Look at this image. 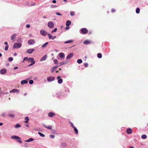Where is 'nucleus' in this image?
<instances>
[{
  "label": "nucleus",
  "instance_id": "f257e3e1",
  "mask_svg": "<svg viewBox=\"0 0 148 148\" xmlns=\"http://www.w3.org/2000/svg\"><path fill=\"white\" fill-rule=\"evenodd\" d=\"M22 44L20 43H16L13 46V48H18L21 47Z\"/></svg>",
  "mask_w": 148,
  "mask_h": 148
},
{
  "label": "nucleus",
  "instance_id": "f03ea898",
  "mask_svg": "<svg viewBox=\"0 0 148 148\" xmlns=\"http://www.w3.org/2000/svg\"><path fill=\"white\" fill-rule=\"evenodd\" d=\"M47 26L49 28L52 29L54 27V24L53 22L50 21L48 23Z\"/></svg>",
  "mask_w": 148,
  "mask_h": 148
},
{
  "label": "nucleus",
  "instance_id": "7ed1b4c3",
  "mask_svg": "<svg viewBox=\"0 0 148 148\" xmlns=\"http://www.w3.org/2000/svg\"><path fill=\"white\" fill-rule=\"evenodd\" d=\"M40 33L41 34L44 36H46V35H47L48 33L45 30L42 29L40 31Z\"/></svg>",
  "mask_w": 148,
  "mask_h": 148
},
{
  "label": "nucleus",
  "instance_id": "20e7f679",
  "mask_svg": "<svg viewBox=\"0 0 148 148\" xmlns=\"http://www.w3.org/2000/svg\"><path fill=\"white\" fill-rule=\"evenodd\" d=\"M35 41L33 39H30L28 41V44L29 45H31L34 44Z\"/></svg>",
  "mask_w": 148,
  "mask_h": 148
},
{
  "label": "nucleus",
  "instance_id": "39448f33",
  "mask_svg": "<svg viewBox=\"0 0 148 148\" xmlns=\"http://www.w3.org/2000/svg\"><path fill=\"white\" fill-rule=\"evenodd\" d=\"M55 78L54 77H47V80L48 82H50L53 81Z\"/></svg>",
  "mask_w": 148,
  "mask_h": 148
},
{
  "label": "nucleus",
  "instance_id": "423d86ee",
  "mask_svg": "<svg viewBox=\"0 0 148 148\" xmlns=\"http://www.w3.org/2000/svg\"><path fill=\"white\" fill-rule=\"evenodd\" d=\"M68 63L67 61H64L61 62L59 63L58 64V66H59L61 65L66 64Z\"/></svg>",
  "mask_w": 148,
  "mask_h": 148
},
{
  "label": "nucleus",
  "instance_id": "0eeeda50",
  "mask_svg": "<svg viewBox=\"0 0 148 148\" xmlns=\"http://www.w3.org/2000/svg\"><path fill=\"white\" fill-rule=\"evenodd\" d=\"M20 90H18L16 89H14L13 90H11L10 91V92H16V93H18L19 92Z\"/></svg>",
  "mask_w": 148,
  "mask_h": 148
},
{
  "label": "nucleus",
  "instance_id": "6e6552de",
  "mask_svg": "<svg viewBox=\"0 0 148 148\" xmlns=\"http://www.w3.org/2000/svg\"><path fill=\"white\" fill-rule=\"evenodd\" d=\"M61 77L60 76H58L57 77V79H58V82L59 84H61L63 82V80L62 79H60Z\"/></svg>",
  "mask_w": 148,
  "mask_h": 148
},
{
  "label": "nucleus",
  "instance_id": "1a4fd4ad",
  "mask_svg": "<svg viewBox=\"0 0 148 148\" xmlns=\"http://www.w3.org/2000/svg\"><path fill=\"white\" fill-rule=\"evenodd\" d=\"M81 31L83 34H85L88 32V30L85 28H83L81 29Z\"/></svg>",
  "mask_w": 148,
  "mask_h": 148
},
{
  "label": "nucleus",
  "instance_id": "9d476101",
  "mask_svg": "<svg viewBox=\"0 0 148 148\" xmlns=\"http://www.w3.org/2000/svg\"><path fill=\"white\" fill-rule=\"evenodd\" d=\"M6 72V70L4 69H1L0 71V73L1 74H5Z\"/></svg>",
  "mask_w": 148,
  "mask_h": 148
},
{
  "label": "nucleus",
  "instance_id": "9b49d317",
  "mask_svg": "<svg viewBox=\"0 0 148 148\" xmlns=\"http://www.w3.org/2000/svg\"><path fill=\"white\" fill-rule=\"evenodd\" d=\"M34 51H35L34 49H28L27 51V52L29 54H31L32 53V52H33Z\"/></svg>",
  "mask_w": 148,
  "mask_h": 148
},
{
  "label": "nucleus",
  "instance_id": "f8f14e48",
  "mask_svg": "<svg viewBox=\"0 0 148 148\" xmlns=\"http://www.w3.org/2000/svg\"><path fill=\"white\" fill-rule=\"evenodd\" d=\"M73 56V54L72 53L69 54L66 57V59H69L71 58Z\"/></svg>",
  "mask_w": 148,
  "mask_h": 148
},
{
  "label": "nucleus",
  "instance_id": "ddd939ff",
  "mask_svg": "<svg viewBox=\"0 0 148 148\" xmlns=\"http://www.w3.org/2000/svg\"><path fill=\"white\" fill-rule=\"evenodd\" d=\"M11 138L12 139H21L20 137L16 136H11Z\"/></svg>",
  "mask_w": 148,
  "mask_h": 148
},
{
  "label": "nucleus",
  "instance_id": "4468645a",
  "mask_svg": "<svg viewBox=\"0 0 148 148\" xmlns=\"http://www.w3.org/2000/svg\"><path fill=\"white\" fill-rule=\"evenodd\" d=\"M60 57L62 59H64L65 57V54L63 53H59Z\"/></svg>",
  "mask_w": 148,
  "mask_h": 148
},
{
  "label": "nucleus",
  "instance_id": "2eb2a0df",
  "mask_svg": "<svg viewBox=\"0 0 148 148\" xmlns=\"http://www.w3.org/2000/svg\"><path fill=\"white\" fill-rule=\"evenodd\" d=\"M47 55H45L40 59V61H42L45 60L47 58Z\"/></svg>",
  "mask_w": 148,
  "mask_h": 148
},
{
  "label": "nucleus",
  "instance_id": "dca6fc26",
  "mask_svg": "<svg viewBox=\"0 0 148 148\" xmlns=\"http://www.w3.org/2000/svg\"><path fill=\"white\" fill-rule=\"evenodd\" d=\"M55 114L53 112H49V113L48 115L49 117H52L53 116H55Z\"/></svg>",
  "mask_w": 148,
  "mask_h": 148
},
{
  "label": "nucleus",
  "instance_id": "f3484780",
  "mask_svg": "<svg viewBox=\"0 0 148 148\" xmlns=\"http://www.w3.org/2000/svg\"><path fill=\"white\" fill-rule=\"evenodd\" d=\"M29 61L31 62L32 64H34L35 63V61L34 60V59L33 58H31Z\"/></svg>",
  "mask_w": 148,
  "mask_h": 148
},
{
  "label": "nucleus",
  "instance_id": "a211bd4d",
  "mask_svg": "<svg viewBox=\"0 0 148 148\" xmlns=\"http://www.w3.org/2000/svg\"><path fill=\"white\" fill-rule=\"evenodd\" d=\"M91 42V41L89 40H87L84 41V44L85 45H87L90 43Z\"/></svg>",
  "mask_w": 148,
  "mask_h": 148
},
{
  "label": "nucleus",
  "instance_id": "6ab92c4d",
  "mask_svg": "<svg viewBox=\"0 0 148 148\" xmlns=\"http://www.w3.org/2000/svg\"><path fill=\"white\" fill-rule=\"evenodd\" d=\"M34 140V139L32 138H30L27 140H25V141L26 142H29Z\"/></svg>",
  "mask_w": 148,
  "mask_h": 148
},
{
  "label": "nucleus",
  "instance_id": "aec40b11",
  "mask_svg": "<svg viewBox=\"0 0 148 148\" xmlns=\"http://www.w3.org/2000/svg\"><path fill=\"white\" fill-rule=\"evenodd\" d=\"M21 125L18 123L15 124L14 126V127L16 128H20L21 127Z\"/></svg>",
  "mask_w": 148,
  "mask_h": 148
},
{
  "label": "nucleus",
  "instance_id": "412c9836",
  "mask_svg": "<svg viewBox=\"0 0 148 148\" xmlns=\"http://www.w3.org/2000/svg\"><path fill=\"white\" fill-rule=\"evenodd\" d=\"M127 132L128 134H131L132 133V129L130 128H128L127 130Z\"/></svg>",
  "mask_w": 148,
  "mask_h": 148
},
{
  "label": "nucleus",
  "instance_id": "4be33fe9",
  "mask_svg": "<svg viewBox=\"0 0 148 148\" xmlns=\"http://www.w3.org/2000/svg\"><path fill=\"white\" fill-rule=\"evenodd\" d=\"M58 66H53L51 69V72H53V71H54L55 69H56Z\"/></svg>",
  "mask_w": 148,
  "mask_h": 148
},
{
  "label": "nucleus",
  "instance_id": "5701e85b",
  "mask_svg": "<svg viewBox=\"0 0 148 148\" xmlns=\"http://www.w3.org/2000/svg\"><path fill=\"white\" fill-rule=\"evenodd\" d=\"M28 83V81L26 80H23L21 81V83L22 84H27Z\"/></svg>",
  "mask_w": 148,
  "mask_h": 148
},
{
  "label": "nucleus",
  "instance_id": "b1692460",
  "mask_svg": "<svg viewBox=\"0 0 148 148\" xmlns=\"http://www.w3.org/2000/svg\"><path fill=\"white\" fill-rule=\"evenodd\" d=\"M71 21L69 20H68L66 22V25L67 26H69L71 25Z\"/></svg>",
  "mask_w": 148,
  "mask_h": 148
},
{
  "label": "nucleus",
  "instance_id": "393cba45",
  "mask_svg": "<svg viewBox=\"0 0 148 148\" xmlns=\"http://www.w3.org/2000/svg\"><path fill=\"white\" fill-rule=\"evenodd\" d=\"M48 43H49V42H46L43 45H42V48H44L45 47L47 46V45L48 44Z\"/></svg>",
  "mask_w": 148,
  "mask_h": 148
},
{
  "label": "nucleus",
  "instance_id": "a878e982",
  "mask_svg": "<svg viewBox=\"0 0 148 148\" xmlns=\"http://www.w3.org/2000/svg\"><path fill=\"white\" fill-rule=\"evenodd\" d=\"M16 37V35L15 34H14L12 35L11 37V39L12 40H14Z\"/></svg>",
  "mask_w": 148,
  "mask_h": 148
},
{
  "label": "nucleus",
  "instance_id": "bb28decb",
  "mask_svg": "<svg viewBox=\"0 0 148 148\" xmlns=\"http://www.w3.org/2000/svg\"><path fill=\"white\" fill-rule=\"evenodd\" d=\"M73 42V40H69L67 41H66L64 42V43L66 44V43H71Z\"/></svg>",
  "mask_w": 148,
  "mask_h": 148
},
{
  "label": "nucleus",
  "instance_id": "cd10ccee",
  "mask_svg": "<svg viewBox=\"0 0 148 148\" xmlns=\"http://www.w3.org/2000/svg\"><path fill=\"white\" fill-rule=\"evenodd\" d=\"M47 36H48L49 38V39H52L53 38V36L49 33L48 34Z\"/></svg>",
  "mask_w": 148,
  "mask_h": 148
},
{
  "label": "nucleus",
  "instance_id": "c85d7f7f",
  "mask_svg": "<svg viewBox=\"0 0 148 148\" xmlns=\"http://www.w3.org/2000/svg\"><path fill=\"white\" fill-rule=\"evenodd\" d=\"M43 126L45 128H47V129H50V130H51L52 129V127L51 126H48V127H47L45 125H43Z\"/></svg>",
  "mask_w": 148,
  "mask_h": 148
},
{
  "label": "nucleus",
  "instance_id": "c756f323",
  "mask_svg": "<svg viewBox=\"0 0 148 148\" xmlns=\"http://www.w3.org/2000/svg\"><path fill=\"white\" fill-rule=\"evenodd\" d=\"M77 62L78 64H81L82 63V61L81 59H79L77 60Z\"/></svg>",
  "mask_w": 148,
  "mask_h": 148
},
{
  "label": "nucleus",
  "instance_id": "7c9ffc66",
  "mask_svg": "<svg viewBox=\"0 0 148 148\" xmlns=\"http://www.w3.org/2000/svg\"><path fill=\"white\" fill-rule=\"evenodd\" d=\"M147 137V136L146 135H143L141 136V138L143 139H145Z\"/></svg>",
  "mask_w": 148,
  "mask_h": 148
},
{
  "label": "nucleus",
  "instance_id": "2f4dec72",
  "mask_svg": "<svg viewBox=\"0 0 148 148\" xmlns=\"http://www.w3.org/2000/svg\"><path fill=\"white\" fill-rule=\"evenodd\" d=\"M38 134L41 137H44L45 136V135L41 132H38Z\"/></svg>",
  "mask_w": 148,
  "mask_h": 148
},
{
  "label": "nucleus",
  "instance_id": "473e14b6",
  "mask_svg": "<svg viewBox=\"0 0 148 148\" xmlns=\"http://www.w3.org/2000/svg\"><path fill=\"white\" fill-rule=\"evenodd\" d=\"M61 146L62 147H66V144L65 143H62L61 144Z\"/></svg>",
  "mask_w": 148,
  "mask_h": 148
},
{
  "label": "nucleus",
  "instance_id": "72a5a7b5",
  "mask_svg": "<svg viewBox=\"0 0 148 148\" xmlns=\"http://www.w3.org/2000/svg\"><path fill=\"white\" fill-rule=\"evenodd\" d=\"M31 58H28L27 57L24 58V60H25L27 61H28V62H29V60H30V59Z\"/></svg>",
  "mask_w": 148,
  "mask_h": 148
},
{
  "label": "nucleus",
  "instance_id": "f704fd0d",
  "mask_svg": "<svg viewBox=\"0 0 148 148\" xmlns=\"http://www.w3.org/2000/svg\"><path fill=\"white\" fill-rule=\"evenodd\" d=\"M25 119L26 120V121H25V123H27L29 120L28 117L27 116L25 117Z\"/></svg>",
  "mask_w": 148,
  "mask_h": 148
},
{
  "label": "nucleus",
  "instance_id": "c9c22d12",
  "mask_svg": "<svg viewBox=\"0 0 148 148\" xmlns=\"http://www.w3.org/2000/svg\"><path fill=\"white\" fill-rule=\"evenodd\" d=\"M140 10L139 8H137L136 10V13H139L140 12Z\"/></svg>",
  "mask_w": 148,
  "mask_h": 148
},
{
  "label": "nucleus",
  "instance_id": "e433bc0d",
  "mask_svg": "<svg viewBox=\"0 0 148 148\" xmlns=\"http://www.w3.org/2000/svg\"><path fill=\"white\" fill-rule=\"evenodd\" d=\"M73 128L75 131V133L77 134H78V130H77V129L75 127H74Z\"/></svg>",
  "mask_w": 148,
  "mask_h": 148
},
{
  "label": "nucleus",
  "instance_id": "4c0bfd02",
  "mask_svg": "<svg viewBox=\"0 0 148 148\" xmlns=\"http://www.w3.org/2000/svg\"><path fill=\"white\" fill-rule=\"evenodd\" d=\"M8 115L10 117H11L12 118H14V115L13 114H8Z\"/></svg>",
  "mask_w": 148,
  "mask_h": 148
},
{
  "label": "nucleus",
  "instance_id": "58836bf2",
  "mask_svg": "<svg viewBox=\"0 0 148 148\" xmlns=\"http://www.w3.org/2000/svg\"><path fill=\"white\" fill-rule=\"evenodd\" d=\"M102 55L101 53H98L97 54V57L99 58H101Z\"/></svg>",
  "mask_w": 148,
  "mask_h": 148
},
{
  "label": "nucleus",
  "instance_id": "ea45409f",
  "mask_svg": "<svg viewBox=\"0 0 148 148\" xmlns=\"http://www.w3.org/2000/svg\"><path fill=\"white\" fill-rule=\"evenodd\" d=\"M34 83V81L32 80H30L29 81V83L30 84H32Z\"/></svg>",
  "mask_w": 148,
  "mask_h": 148
},
{
  "label": "nucleus",
  "instance_id": "a19ab883",
  "mask_svg": "<svg viewBox=\"0 0 148 148\" xmlns=\"http://www.w3.org/2000/svg\"><path fill=\"white\" fill-rule=\"evenodd\" d=\"M70 15L71 16H73L75 15L74 12L73 11H71L70 12Z\"/></svg>",
  "mask_w": 148,
  "mask_h": 148
},
{
  "label": "nucleus",
  "instance_id": "79ce46f5",
  "mask_svg": "<svg viewBox=\"0 0 148 148\" xmlns=\"http://www.w3.org/2000/svg\"><path fill=\"white\" fill-rule=\"evenodd\" d=\"M13 60V58L12 57H10L8 59V60L10 62L12 61Z\"/></svg>",
  "mask_w": 148,
  "mask_h": 148
},
{
  "label": "nucleus",
  "instance_id": "37998d69",
  "mask_svg": "<svg viewBox=\"0 0 148 148\" xmlns=\"http://www.w3.org/2000/svg\"><path fill=\"white\" fill-rule=\"evenodd\" d=\"M8 45L6 46L5 48V50L6 51H7L8 49Z\"/></svg>",
  "mask_w": 148,
  "mask_h": 148
},
{
  "label": "nucleus",
  "instance_id": "c03bdc74",
  "mask_svg": "<svg viewBox=\"0 0 148 148\" xmlns=\"http://www.w3.org/2000/svg\"><path fill=\"white\" fill-rule=\"evenodd\" d=\"M54 63L55 64H57V63H58V60H57V59H55L54 60Z\"/></svg>",
  "mask_w": 148,
  "mask_h": 148
},
{
  "label": "nucleus",
  "instance_id": "a18cd8bd",
  "mask_svg": "<svg viewBox=\"0 0 148 148\" xmlns=\"http://www.w3.org/2000/svg\"><path fill=\"white\" fill-rule=\"evenodd\" d=\"M50 137L51 138H53L55 137V136L54 135H50Z\"/></svg>",
  "mask_w": 148,
  "mask_h": 148
},
{
  "label": "nucleus",
  "instance_id": "49530a36",
  "mask_svg": "<svg viewBox=\"0 0 148 148\" xmlns=\"http://www.w3.org/2000/svg\"><path fill=\"white\" fill-rule=\"evenodd\" d=\"M69 123L71 124V126L73 128L75 127V126H74L73 124L71 122H69Z\"/></svg>",
  "mask_w": 148,
  "mask_h": 148
},
{
  "label": "nucleus",
  "instance_id": "de8ad7c7",
  "mask_svg": "<svg viewBox=\"0 0 148 148\" xmlns=\"http://www.w3.org/2000/svg\"><path fill=\"white\" fill-rule=\"evenodd\" d=\"M51 132L52 133H54V134L56 132V131L55 130H53V129L51 130Z\"/></svg>",
  "mask_w": 148,
  "mask_h": 148
},
{
  "label": "nucleus",
  "instance_id": "09e8293b",
  "mask_svg": "<svg viewBox=\"0 0 148 148\" xmlns=\"http://www.w3.org/2000/svg\"><path fill=\"white\" fill-rule=\"evenodd\" d=\"M56 15H60V16L62 15V14H61L60 13H59V12L56 13Z\"/></svg>",
  "mask_w": 148,
  "mask_h": 148
},
{
  "label": "nucleus",
  "instance_id": "8fccbe9b",
  "mask_svg": "<svg viewBox=\"0 0 148 148\" xmlns=\"http://www.w3.org/2000/svg\"><path fill=\"white\" fill-rule=\"evenodd\" d=\"M84 66L87 67L88 66V64L87 63H85L84 64Z\"/></svg>",
  "mask_w": 148,
  "mask_h": 148
},
{
  "label": "nucleus",
  "instance_id": "3c124183",
  "mask_svg": "<svg viewBox=\"0 0 148 148\" xmlns=\"http://www.w3.org/2000/svg\"><path fill=\"white\" fill-rule=\"evenodd\" d=\"M26 27H27V28H29L30 27V25L29 24H27L26 25Z\"/></svg>",
  "mask_w": 148,
  "mask_h": 148
},
{
  "label": "nucleus",
  "instance_id": "603ef678",
  "mask_svg": "<svg viewBox=\"0 0 148 148\" xmlns=\"http://www.w3.org/2000/svg\"><path fill=\"white\" fill-rule=\"evenodd\" d=\"M24 146L25 147H28V144L27 143H25L24 144Z\"/></svg>",
  "mask_w": 148,
  "mask_h": 148
},
{
  "label": "nucleus",
  "instance_id": "864d4df0",
  "mask_svg": "<svg viewBox=\"0 0 148 148\" xmlns=\"http://www.w3.org/2000/svg\"><path fill=\"white\" fill-rule=\"evenodd\" d=\"M56 7V5H52L51 6V8H54Z\"/></svg>",
  "mask_w": 148,
  "mask_h": 148
},
{
  "label": "nucleus",
  "instance_id": "5fc2aeb1",
  "mask_svg": "<svg viewBox=\"0 0 148 148\" xmlns=\"http://www.w3.org/2000/svg\"><path fill=\"white\" fill-rule=\"evenodd\" d=\"M52 2L53 3H55L56 2V0H53L52 1Z\"/></svg>",
  "mask_w": 148,
  "mask_h": 148
},
{
  "label": "nucleus",
  "instance_id": "6e6d98bb",
  "mask_svg": "<svg viewBox=\"0 0 148 148\" xmlns=\"http://www.w3.org/2000/svg\"><path fill=\"white\" fill-rule=\"evenodd\" d=\"M18 142H19V143H22V141L21 140H18Z\"/></svg>",
  "mask_w": 148,
  "mask_h": 148
},
{
  "label": "nucleus",
  "instance_id": "4d7b16f0",
  "mask_svg": "<svg viewBox=\"0 0 148 148\" xmlns=\"http://www.w3.org/2000/svg\"><path fill=\"white\" fill-rule=\"evenodd\" d=\"M4 44L6 45V46L8 45V42H4Z\"/></svg>",
  "mask_w": 148,
  "mask_h": 148
},
{
  "label": "nucleus",
  "instance_id": "13d9d810",
  "mask_svg": "<svg viewBox=\"0 0 148 148\" xmlns=\"http://www.w3.org/2000/svg\"><path fill=\"white\" fill-rule=\"evenodd\" d=\"M115 11V10L114 9H112V12H114Z\"/></svg>",
  "mask_w": 148,
  "mask_h": 148
},
{
  "label": "nucleus",
  "instance_id": "bf43d9fd",
  "mask_svg": "<svg viewBox=\"0 0 148 148\" xmlns=\"http://www.w3.org/2000/svg\"><path fill=\"white\" fill-rule=\"evenodd\" d=\"M57 28H55L53 30V31H54V32H55L57 30Z\"/></svg>",
  "mask_w": 148,
  "mask_h": 148
},
{
  "label": "nucleus",
  "instance_id": "052dcab7",
  "mask_svg": "<svg viewBox=\"0 0 148 148\" xmlns=\"http://www.w3.org/2000/svg\"><path fill=\"white\" fill-rule=\"evenodd\" d=\"M56 38V36H55L53 37V38H52V40H54V39H55Z\"/></svg>",
  "mask_w": 148,
  "mask_h": 148
},
{
  "label": "nucleus",
  "instance_id": "680f3d73",
  "mask_svg": "<svg viewBox=\"0 0 148 148\" xmlns=\"http://www.w3.org/2000/svg\"><path fill=\"white\" fill-rule=\"evenodd\" d=\"M34 64H30L29 65H28V66H31L32 65H33Z\"/></svg>",
  "mask_w": 148,
  "mask_h": 148
},
{
  "label": "nucleus",
  "instance_id": "e2e57ef3",
  "mask_svg": "<svg viewBox=\"0 0 148 148\" xmlns=\"http://www.w3.org/2000/svg\"><path fill=\"white\" fill-rule=\"evenodd\" d=\"M5 113H3L2 114V115L3 116H5Z\"/></svg>",
  "mask_w": 148,
  "mask_h": 148
},
{
  "label": "nucleus",
  "instance_id": "0e129e2a",
  "mask_svg": "<svg viewBox=\"0 0 148 148\" xmlns=\"http://www.w3.org/2000/svg\"><path fill=\"white\" fill-rule=\"evenodd\" d=\"M3 123H0V126L2 125Z\"/></svg>",
  "mask_w": 148,
  "mask_h": 148
},
{
  "label": "nucleus",
  "instance_id": "69168bd1",
  "mask_svg": "<svg viewBox=\"0 0 148 148\" xmlns=\"http://www.w3.org/2000/svg\"><path fill=\"white\" fill-rule=\"evenodd\" d=\"M17 55V54L16 53H15L14 54V56H16Z\"/></svg>",
  "mask_w": 148,
  "mask_h": 148
},
{
  "label": "nucleus",
  "instance_id": "338daca9",
  "mask_svg": "<svg viewBox=\"0 0 148 148\" xmlns=\"http://www.w3.org/2000/svg\"><path fill=\"white\" fill-rule=\"evenodd\" d=\"M18 69V67H16L14 68V69L15 70Z\"/></svg>",
  "mask_w": 148,
  "mask_h": 148
},
{
  "label": "nucleus",
  "instance_id": "774afa93",
  "mask_svg": "<svg viewBox=\"0 0 148 148\" xmlns=\"http://www.w3.org/2000/svg\"><path fill=\"white\" fill-rule=\"evenodd\" d=\"M69 29V27H66V30H68V29Z\"/></svg>",
  "mask_w": 148,
  "mask_h": 148
}]
</instances>
